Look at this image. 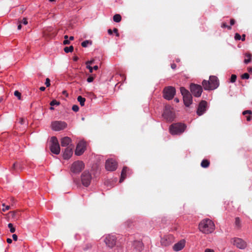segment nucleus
<instances>
[{
	"mask_svg": "<svg viewBox=\"0 0 252 252\" xmlns=\"http://www.w3.org/2000/svg\"><path fill=\"white\" fill-rule=\"evenodd\" d=\"M202 84L205 90H213L219 87V82L216 76H210L209 80H204Z\"/></svg>",
	"mask_w": 252,
	"mask_h": 252,
	"instance_id": "1",
	"label": "nucleus"
},
{
	"mask_svg": "<svg viewBox=\"0 0 252 252\" xmlns=\"http://www.w3.org/2000/svg\"><path fill=\"white\" fill-rule=\"evenodd\" d=\"M187 126L183 123H177L172 124L169 127V131L172 135H180L183 133Z\"/></svg>",
	"mask_w": 252,
	"mask_h": 252,
	"instance_id": "2",
	"label": "nucleus"
},
{
	"mask_svg": "<svg viewBox=\"0 0 252 252\" xmlns=\"http://www.w3.org/2000/svg\"><path fill=\"white\" fill-rule=\"evenodd\" d=\"M199 230L204 233H210L215 229L213 221H200L198 225Z\"/></svg>",
	"mask_w": 252,
	"mask_h": 252,
	"instance_id": "3",
	"label": "nucleus"
},
{
	"mask_svg": "<svg viewBox=\"0 0 252 252\" xmlns=\"http://www.w3.org/2000/svg\"><path fill=\"white\" fill-rule=\"evenodd\" d=\"M180 92L183 95L184 104L189 107L192 102V96L190 93L184 87L180 88Z\"/></svg>",
	"mask_w": 252,
	"mask_h": 252,
	"instance_id": "4",
	"label": "nucleus"
},
{
	"mask_svg": "<svg viewBox=\"0 0 252 252\" xmlns=\"http://www.w3.org/2000/svg\"><path fill=\"white\" fill-rule=\"evenodd\" d=\"M85 164L82 161H74L70 167L71 171L74 174H79L84 168Z\"/></svg>",
	"mask_w": 252,
	"mask_h": 252,
	"instance_id": "5",
	"label": "nucleus"
},
{
	"mask_svg": "<svg viewBox=\"0 0 252 252\" xmlns=\"http://www.w3.org/2000/svg\"><path fill=\"white\" fill-rule=\"evenodd\" d=\"M50 149L51 152L56 155L59 154L60 152V147L57 137L55 136L52 137Z\"/></svg>",
	"mask_w": 252,
	"mask_h": 252,
	"instance_id": "6",
	"label": "nucleus"
},
{
	"mask_svg": "<svg viewBox=\"0 0 252 252\" xmlns=\"http://www.w3.org/2000/svg\"><path fill=\"white\" fill-rule=\"evenodd\" d=\"M92 177L91 174L88 170L83 172L81 176L82 184L85 187H88L91 182Z\"/></svg>",
	"mask_w": 252,
	"mask_h": 252,
	"instance_id": "7",
	"label": "nucleus"
},
{
	"mask_svg": "<svg viewBox=\"0 0 252 252\" xmlns=\"http://www.w3.org/2000/svg\"><path fill=\"white\" fill-rule=\"evenodd\" d=\"M163 97L167 100L172 99L176 93L175 89L171 86L165 87L163 91Z\"/></svg>",
	"mask_w": 252,
	"mask_h": 252,
	"instance_id": "8",
	"label": "nucleus"
},
{
	"mask_svg": "<svg viewBox=\"0 0 252 252\" xmlns=\"http://www.w3.org/2000/svg\"><path fill=\"white\" fill-rule=\"evenodd\" d=\"M231 243L237 248L244 250L247 246V243L243 239L239 238H233L231 239Z\"/></svg>",
	"mask_w": 252,
	"mask_h": 252,
	"instance_id": "9",
	"label": "nucleus"
},
{
	"mask_svg": "<svg viewBox=\"0 0 252 252\" xmlns=\"http://www.w3.org/2000/svg\"><path fill=\"white\" fill-rule=\"evenodd\" d=\"M190 90L192 94L196 97L200 96L202 92V87L193 83L190 84Z\"/></svg>",
	"mask_w": 252,
	"mask_h": 252,
	"instance_id": "10",
	"label": "nucleus"
},
{
	"mask_svg": "<svg viewBox=\"0 0 252 252\" xmlns=\"http://www.w3.org/2000/svg\"><path fill=\"white\" fill-rule=\"evenodd\" d=\"M162 116L168 122H172L174 119V114L171 111L170 107L169 106H166L165 107Z\"/></svg>",
	"mask_w": 252,
	"mask_h": 252,
	"instance_id": "11",
	"label": "nucleus"
},
{
	"mask_svg": "<svg viewBox=\"0 0 252 252\" xmlns=\"http://www.w3.org/2000/svg\"><path fill=\"white\" fill-rule=\"evenodd\" d=\"M117 168V162L113 158L108 159L105 162V168L110 171H115Z\"/></svg>",
	"mask_w": 252,
	"mask_h": 252,
	"instance_id": "12",
	"label": "nucleus"
},
{
	"mask_svg": "<svg viewBox=\"0 0 252 252\" xmlns=\"http://www.w3.org/2000/svg\"><path fill=\"white\" fill-rule=\"evenodd\" d=\"M174 242V237L172 235L164 236L161 238L160 243L163 247H167L170 245Z\"/></svg>",
	"mask_w": 252,
	"mask_h": 252,
	"instance_id": "13",
	"label": "nucleus"
},
{
	"mask_svg": "<svg viewBox=\"0 0 252 252\" xmlns=\"http://www.w3.org/2000/svg\"><path fill=\"white\" fill-rule=\"evenodd\" d=\"M116 240L117 238L115 235H108L106 236L104 242L108 247L112 248L115 246Z\"/></svg>",
	"mask_w": 252,
	"mask_h": 252,
	"instance_id": "14",
	"label": "nucleus"
},
{
	"mask_svg": "<svg viewBox=\"0 0 252 252\" xmlns=\"http://www.w3.org/2000/svg\"><path fill=\"white\" fill-rule=\"evenodd\" d=\"M52 128L56 131H59L65 128L67 124L64 122L55 121L52 123Z\"/></svg>",
	"mask_w": 252,
	"mask_h": 252,
	"instance_id": "15",
	"label": "nucleus"
},
{
	"mask_svg": "<svg viewBox=\"0 0 252 252\" xmlns=\"http://www.w3.org/2000/svg\"><path fill=\"white\" fill-rule=\"evenodd\" d=\"M86 143L84 141H80L77 145L75 154L77 156L81 155L85 150Z\"/></svg>",
	"mask_w": 252,
	"mask_h": 252,
	"instance_id": "16",
	"label": "nucleus"
},
{
	"mask_svg": "<svg viewBox=\"0 0 252 252\" xmlns=\"http://www.w3.org/2000/svg\"><path fill=\"white\" fill-rule=\"evenodd\" d=\"M207 102L205 100H202L199 104L197 110V114L199 116L202 115L206 110Z\"/></svg>",
	"mask_w": 252,
	"mask_h": 252,
	"instance_id": "17",
	"label": "nucleus"
},
{
	"mask_svg": "<svg viewBox=\"0 0 252 252\" xmlns=\"http://www.w3.org/2000/svg\"><path fill=\"white\" fill-rule=\"evenodd\" d=\"M21 213L18 211L9 212L8 214H6L5 219L7 220H18L20 219Z\"/></svg>",
	"mask_w": 252,
	"mask_h": 252,
	"instance_id": "18",
	"label": "nucleus"
},
{
	"mask_svg": "<svg viewBox=\"0 0 252 252\" xmlns=\"http://www.w3.org/2000/svg\"><path fill=\"white\" fill-rule=\"evenodd\" d=\"M74 146L73 145H70L67 147L63 154V158L65 159H69L73 154V148Z\"/></svg>",
	"mask_w": 252,
	"mask_h": 252,
	"instance_id": "19",
	"label": "nucleus"
},
{
	"mask_svg": "<svg viewBox=\"0 0 252 252\" xmlns=\"http://www.w3.org/2000/svg\"><path fill=\"white\" fill-rule=\"evenodd\" d=\"M185 244L186 241L184 239H182L174 245L173 246V250L175 252H179L185 247Z\"/></svg>",
	"mask_w": 252,
	"mask_h": 252,
	"instance_id": "20",
	"label": "nucleus"
},
{
	"mask_svg": "<svg viewBox=\"0 0 252 252\" xmlns=\"http://www.w3.org/2000/svg\"><path fill=\"white\" fill-rule=\"evenodd\" d=\"M133 250L136 252H141L143 248V244L142 242L140 241H134L132 244Z\"/></svg>",
	"mask_w": 252,
	"mask_h": 252,
	"instance_id": "21",
	"label": "nucleus"
},
{
	"mask_svg": "<svg viewBox=\"0 0 252 252\" xmlns=\"http://www.w3.org/2000/svg\"><path fill=\"white\" fill-rule=\"evenodd\" d=\"M71 142V138L66 136L61 139V144L62 147H68L70 145H72Z\"/></svg>",
	"mask_w": 252,
	"mask_h": 252,
	"instance_id": "22",
	"label": "nucleus"
},
{
	"mask_svg": "<svg viewBox=\"0 0 252 252\" xmlns=\"http://www.w3.org/2000/svg\"><path fill=\"white\" fill-rule=\"evenodd\" d=\"M129 170V169L127 167L124 166L123 167L122 172H121V178L120 179V183H122L126 179V173Z\"/></svg>",
	"mask_w": 252,
	"mask_h": 252,
	"instance_id": "23",
	"label": "nucleus"
},
{
	"mask_svg": "<svg viewBox=\"0 0 252 252\" xmlns=\"http://www.w3.org/2000/svg\"><path fill=\"white\" fill-rule=\"evenodd\" d=\"M52 30V29L51 28H49L48 29H47L46 30L44 31L43 32L44 36H46V37H49L50 38H52V37L55 36L56 34L54 33V32H52L51 33H48L49 32H51Z\"/></svg>",
	"mask_w": 252,
	"mask_h": 252,
	"instance_id": "24",
	"label": "nucleus"
},
{
	"mask_svg": "<svg viewBox=\"0 0 252 252\" xmlns=\"http://www.w3.org/2000/svg\"><path fill=\"white\" fill-rule=\"evenodd\" d=\"M245 57L246 58L244 62L246 64H248L252 61V55L250 53H246L245 54Z\"/></svg>",
	"mask_w": 252,
	"mask_h": 252,
	"instance_id": "25",
	"label": "nucleus"
},
{
	"mask_svg": "<svg viewBox=\"0 0 252 252\" xmlns=\"http://www.w3.org/2000/svg\"><path fill=\"white\" fill-rule=\"evenodd\" d=\"M243 115H246L247 114H249V116H247V120L248 121H250L252 119L251 115L252 114V111L250 110H245L242 113Z\"/></svg>",
	"mask_w": 252,
	"mask_h": 252,
	"instance_id": "26",
	"label": "nucleus"
},
{
	"mask_svg": "<svg viewBox=\"0 0 252 252\" xmlns=\"http://www.w3.org/2000/svg\"><path fill=\"white\" fill-rule=\"evenodd\" d=\"M210 165V161L208 159H203L201 162V166L203 168H207Z\"/></svg>",
	"mask_w": 252,
	"mask_h": 252,
	"instance_id": "27",
	"label": "nucleus"
},
{
	"mask_svg": "<svg viewBox=\"0 0 252 252\" xmlns=\"http://www.w3.org/2000/svg\"><path fill=\"white\" fill-rule=\"evenodd\" d=\"M113 21L116 23L120 22L122 20L121 16L119 14H116L113 16Z\"/></svg>",
	"mask_w": 252,
	"mask_h": 252,
	"instance_id": "28",
	"label": "nucleus"
},
{
	"mask_svg": "<svg viewBox=\"0 0 252 252\" xmlns=\"http://www.w3.org/2000/svg\"><path fill=\"white\" fill-rule=\"evenodd\" d=\"M77 100L79 102L80 104L83 106L85 104V102L86 101V99L84 97H82L81 96H78L77 97Z\"/></svg>",
	"mask_w": 252,
	"mask_h": 252,
	"instance_id": "29",
	"label": "nucleus"
},
{
	"mask_svg": "<svg viewBox=\"0 0 252 252\" xmlns=\"http://www.w3.org/2000/svg\"><path fill=\"white\" fill-rule=\"evenodd\" d=\"M73 49H74V48L72 46H70L69 47H64V51L67 53H69V52H73Z\"/></svg>",
	"mask_w": 252,
	"mask_h": 252,
	"instance_id": "30",
	"label": "nucleus"
},
{
	"mask_svg": "<svg viewBox=\"0 0 252 252\" xmlns=\"http://www.w3.org/2000/svg\"><path fill=\"white\" fill-rule=\"evenodd\" d=\"M92 41L90 40H85L82 42L81 45L83 47H86L88 44H92Z\"/></svg>",
	"mask_w": 252,
	"mask_h": 252,
	"instance_id": "31",
	"label": "nucleus"
},
{
	"mask_svg": "<svg viewBox=\"0 0 252 252\" xmlns=\"http://www.w3.org/2000/svg\"><path fill=\"white\" fill-rule=\"evenodd\" d=\"M10 206L7 205L6 206L4 204H2V208H0V210L1 211L5 212L6 210H8L10 209Z\"/></svg>",
	"mask_w": 252,
	"mask_h": 252,
	"instance_id": "32",
	"label": "nucleus"
},
{
	"mask_svg": "<svg viewBox=\"0 0 252 252\" xmlns=\"http://www.w3.org/2000/svg\"><path fill=\"white\" fill-rule=\"evenodd\" d=\"M14 95L18 97V99H21V94L18 91H15L14 92Z\"/></svg>",
	"mask_w": 252,
	"mask_h": 252,
	"instance_id": "33",
	"label": "nucleus"
},
{
	"mask_svg": "<svg viewBox=\"0 0 252 252\" xmlns=\"http://www.w3.org/2000/svg\"><path fill=\"white\" fill-rule=\"evenodd\" d=\"M8 226L10 228V232L14 233L15 231V229L14 227H13V224L12 223H9Z\"/></svg>",
	"mask_w": 252,
	"mask_h": 252,
	"instance_id": "34",
	"label": "nucleus"
},
{
	"mask_svg": "<svg viewBox=\"0 0 252 252\" xmlns=\"http://www.w3.org/2000/svg\"><path fill=\"white\" fill-rule=\"evenodd\" d=\"M18 162H15L12 167H11V170L12 171H16L17 170V167H18Z\"/></svg>",
	"mask_w": 252,
	"mask_h": 252,
	"instance_id": "35",
	"label": "nucleus"
},
{
	"mask_svg": "<svg viewBox=\"0 0 252 252\" xmlns=\"http://www.w3.org/2000/svg\"><path fill=\"white\" fill-rule=\"evenodd\" d=\"M237 78V76L235 74H232L230 78V82L232 83H234L236 81Z\"/></svg>",
	"mask_w": 252,
	"mask_h": 252,
	"instance_id": "36",
	"label": "nucleus"
},
{
	"mask_svg": "<svg viewBox=\"0 0 252 252\" xmlns=\"http://www.w3.org/2000/svg\"><path fill=\"white\" fill-rule=\"evenodd\" d=\"M250 77V75L248 73H245L241 76V78L243 79H248Z\"/></svg>",
	"mask_w": 252,
	"mask_h": 252,
	"instance_id": "37",
	"label": "nucleus"
},
{
	"mask_svg": "<svg viewBox=\"0 0 252 252\" xmlns=\"http://www.w3.org/2000/svg\"><path fill=\"white\" fill-rule=\"evenodd\" d=\"M50 104L52 106L55 105H59L60 104V102L56 100H53L50 102Z\"/></svg>",
	"mask_w": 252,
	"mask_h": 252,
	"instance_id": "38",
	"label": "nucleus"
},
{
	"mask_svg": "<svg viewBox=\"0 0 252 252\" xmlns=\"http://www.w3.org/2000/svg\"><path fill=\"white\" fill-rule=\"evenodd\" d=\"M72 109L74 112H78L79 110V107L77 105H73L72 107Z\"/></svg>",
	"mask_w": 252,
	"mask_h": 252,
	"instance_id": "39",
	"label": "nucleus"
},
{
	"mask_svg": "<svg viewBox=\"0 0 252 252\" xmlns=\"http://www.w3.org/2000/svg\"><path fill=\"white\" fill-rule=\"evenodd\" d=\"M45 84L47 87H48L50 86V80L49 78H47L46 79V81H45Z\"/></svg>",
	"mask_w": 252,
	"mask_h": 252,
	"instance_id": "40",
	"label": "nucleus"
},
{
	"mask_svg": "<svg viewBox=\"0 0 252 252\" xmlns=\"http://www.w3.org/2000/svg\"><path fill=\"white\" fill-rule=\"evenodd\" d=\"M234 38L236 40H240L241 39V36L239 33H236L234 36Z\"/></svg>",
	"mask_w": 252,
	"mask_h": 252,
	"instance_id": "41",
	"label": "nucleus"
},
{
	"mask_svg": "<svg viewBox=\"0 0 252 252\" xmlns=\"http://www.w3.org/2000/svg\"><path fill=\"white\" fill-rule=\"evenodd\" d=\"M19 23H21V24H23L24 25H27L28 24V22L27 21V19L26 18H23V20L21 21H19Z\"/></svg>",
	"mask_w": 252,
	"mask_h": 252,
	"instance_id": "42",
	"label": "nucleus"
},
{
	"mask_svg": "<svg viewBox=\"0 0 252 252\" xmlns=\"http://www.w3.org/2000/svg\"><path fill=\"white\" fill-rule=\"evenodd\" d=\"M94 80V77L93 76H90L87 79V81L89 83H91Z\"/></svg>",
	"mask_w": 252,
	"mask_h": 252,
	"instance_id": "43",
	"label": "nucleus"
},
{
	"mask_svg": "<svg viewBox=\"0 0 252 252\" xmlns=\"http://www.w3.org/2000/svg\"><path fill=\"white\" fill-rule=\"evenodd\" d=\"M113 32H114V33H115L116 35L117 36H119V33L118 32V30L117 28H114L113 29Z\"/></svg>",
	"mask_w": 252,
	"mask_h": 252,
	"instance_id": "44",
	"label": "nucleus"
},
{
	"mask_svg": "<svg viewBox=\"0 0 252 252\" xmlns=\"http://www.w3.org/2000/svg\"><path fill=\"white\" fill-rule=\"evenodd\" d=\"M87 68L88 69H89V72L90 73H92L93 72V67L92 66H91L90 65H87Z\"/></svg>",
	"mask_w": 252,
	"mask_h": 252,
	"instance_id": "45",
	"label": "nucleus"
},
{
	"mask_svg": "<svg viewBox=\"0 0 252 252\" xmlns=\"http://www.w3.org/2000/svg\"><path fill=\"white\" fill-rule=\"evenodd\" d=\"M63 43L64 45L69 44L70 43V41L68 39L64 40Z\"/></svg>",
	"mask_w": 252,
	"mask_h": 252,
	"instance_id": "46",
	"label": "nucleus"
},
{
	"mask_svg": "<svg viewBox=\"0 0 252 252\" xmlns=\"http://www.w3.org/2000/svg\"><path fill=\"white\" fill-rule=\"evenodd\" d=\"M94 60H91V61H87L86 62V64H87V65H90V64H92L94 63Z\"/></svg>",
	"mask_w": 252,
	"mask_h": 252,
	"instance_id": "47",
	"label": "nucleus"
},
{
	"mask_svg": "<svg viewBox=\"0 0 252 252\" xmlns=\"http://www.w3.org/2000/svg\"><path fill=\"white\" fill-rule=\"evenodd\" d=\"M235 226L239 228L240 226V221H235Z\"/></svg>",
	"mask_w": 252,
	"mask_h": 252,
	"instance_id": "48",
	"label": "nucleus"
},
{
	"mask_svg": "<svg viewBox=\"0 0 252 252\" xmlns=\"http://www.w3.org/2000/svg\"><path fill=\"white\" fill-rule=\"evenodd\" d=\"M12 238H13V239L14 241H17V240L18 237H17V236L16 234H13L12 235Z\"/></svg>",
	"mask_w": 252,
	"mask_h": 252,
	"instance_id": "49",
	"label": "nucleus"
},
{
	"mask_svg": "<svg viewBox=\"0 0 252 252\" xmlns=\"http://www.w3.org/2000/svg\"><path fill=\"white\" fill-rule=\"evenodd\" d=\"M230 23L231 25H233L235 23V21L234 19H231L230 20Z\"/></svg>",
	"mask_w": 252,
	"mask_h": 252,
	"instance_id": "50",
	"label": "nucleus"
},
{
	"mask_svg": "<svg viewBox=\"0 0 252 252\" xmlns=\"http://www.w3.org/2000/svg\"><path fill=\"white\" fill-rule=\"evenodd\" d=\"M171 67L173 69H175L176 68V64L174 63H172L171 64Z\"/></svg>",
	"mask_w": 252,
	"mask_h": 252,
	"instance_id": "51",
	"label": "nucleus"
},
{
	"mask_svg": "<svg viewBox=\"0 0 252 252\" xmlns=\"http://www.w3.org/2000/svg\"><path fill=\"white\" fill-rule=\"evenodd\" d=\"M223 28H226L227 27V24L225 23H223L221 26Z\"/></svg>",
	"mask_w": 252,
	"mask_h": 252,
	"instance_id": "52",
	"label": "nucleus"
},
{
	"mask_svg": "<svg viewBox=\"0 0 252 252\" xmlns=\"http://www.w3.org/2000/svg\"><path fill=\"white\" fill-rule=\"evenodd\" d=\"M205 252H214V251L213 250L209 249H207L205 251Z\"/></svg>",
	"mask_w": 252,
	"mask_h": 252,
	"instance_id": "53",
	"label": "nucleus"
},
{
	"mask_svg": "<svg viewBox=\"0 0 252 252\" xmlns=\"http://www.w3.org/2000/svg\"><path fill=\"white\" fill-rule=\"evenodd\" d=\"M17 169H19L20 170L22 169V165H21V164L20 163H18V167H17Z\"/></svg>",
	"mask_w": 252,
	"mask_h": 252,
	"instance_id": "54",
	"label": "nucleus"
},
{
	"mask_svg": "<svg viewBox=\"0 0 252 252\" xmlns=\"http://www.w3.org/2000/svg\"><path fill=\"white\" fill-rule=\"evenodd\" d=\"M6 241L9 244H11L12 242V240L10 238H7Z\"/></svg>",
	"mask_w": 252,
	"mask_h": 252,
	"instance_id": "55",
	"label": "nucleus"
},
{
	"mask_svg": "<svg viewBox=\"0 0 252 252\" xmlns=\"http://www.w3.org/2000/svg\"><path fill=\"white\" fill-rule=\"evenodd\" d=\"M25 120L23 118H20V123L21 124H23L24 123Z\"/></svg>",
	"mask_w": 252,
	"mask_h": 252,
	"instance_id": "56",
	"label": "nucleus"
},
{
	"mask_svg": "<svg viewBox=\"0 0 252 252\" xmlns=\"http://www.w3.org/2000/svg\"><path fill=\"white\" fill-rule=\"evenodd\" d=\"M113 31H112L111 29H109L108 30V33L109 34H112L113 33Z\"/></svg>",
	"mask_w": 252,
	"mask_h": 252,
	"instance_id": "57",
	"label": "nucleus"
},
{
	"mask_svg": "<svg viewBox=\"0 0 252 252\" xmlns=\"http://www.w3.org/2000/svg\"><path fill=\"white\" fill-rule=\"evenodd\" d=\"M245 37H246V35L245 34H243L242 35V37L241 38V39L242 41H245Z\"/></svg>",
	"mask_w": 252,
	"mask_h": 252,
	"instance_id": "58",
	"label": "nucleus"
},
{
	"mask_svg": "<svg viewBox=\"0 0 252 252\" xmlns=\"http://www.w3.org/2000/svg\"><path fill=\"white\" fill-rule=\"evenodd\" d=\"M93 69L96 70H97V69H98V66H97V65H95V66H94L93 67Z\"/></svg>",
	"mask_w": 252,
	"mask_h": 252,
	"instance_id": "59",
	"label": "nucleus"
},
{
	"mask_svg": "<svg viewBox=\"0 0 252 252\" xmlns=\"http://www.w3.org/2000/svg\"><path fill=\"white\" fill-rule=\"evenodd\" d=\"M39 89L41 91H44L45 90V88L44 87H41Z\"/></svg>",
	"mask_w": 252,
	"mask_h": 252,
	"instance_id": "60",
	"label": "nucleus"
},
{
	"mask_svg": "<svg viewBox=\"0 0 252 252\" xmlns=\"http://www.w3.org/2000/svg\"><path fill=\"white\" fill-rule=\"evenodd\" d=\"M21 28H22L21 23H20V24L18 26V29L20 30L21 29Z\"/></svg>",
	"mask_w": 252,
	"mask_h": 252,
	"instance_id": "61",
	"label": "nucleus"
},
{
	"mask_svg": "<svg viewBox=\"0 0 252 252\" xmlns=\"http://www.w3.org/2000/svg\"><path fill=\"white\" fill-rule=\"evenodd\" d=\"M78 60V58L77 57H74L73 58V60H74V61H77Z\"/></svg>",
	"mask_w": 252,
	"mask_h": 252,
	"instance_id": "62",
	"label": "nucleus"
},
{
	"mask_svg": "<svg viewBox=\"0 0 252 252\" xmlns=\"http://www.w3.org/2000/svg\"><path fill=\"white\" fill-rule=\"evenodd\" d=\"M174 101L178 103L179 102V99L178 98H175Z\"/></svg>",
	"mask_w": 252,
	"mask_h": 252,
	"instance_id": "63",
	"label": "nucleus"
},
{
	"mask_svg": "<svg viewBox=\"0 0 252 252\" xmlns=\"http://www.w3.org/2000/svg\"><path fill=\"white\" fill-rule=\"evenodd\" d=\"M248 70L249 72H252V67H248Z\"/></svg>",
	"mask_w": 252,
	"mask_h": 252,
	"instance_id": "64",
	"label": "nucleus"
}]
</instances>
